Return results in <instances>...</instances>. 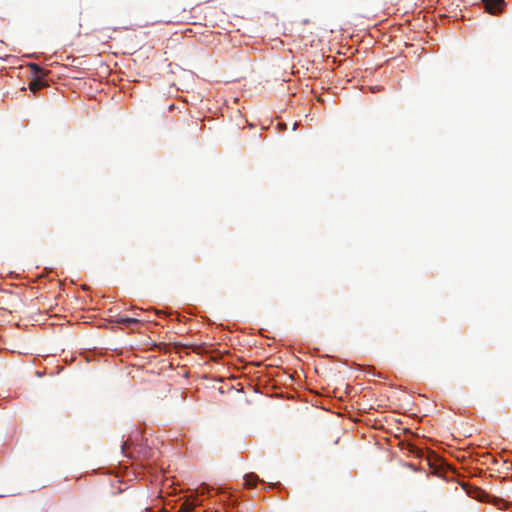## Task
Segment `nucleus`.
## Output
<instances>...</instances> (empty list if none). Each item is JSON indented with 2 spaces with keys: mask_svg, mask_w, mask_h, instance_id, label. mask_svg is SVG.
<instances>
[{
  "mask_svg": "<svg viewBox=\"0 0 512 512\" xmlns=\"http://www.w3.org/2000/svg\"><path fill=\"white\" fill-rule=\"evenodd\" d=\"M31 68L33 69V71L35 73V78L29 83V88L32 92L35 93L38 90L48 86V84L44 78L46 73L44 72L43 69H41L36 64H32Z\"/></svg>",
  "mask_w": 512,
  "mask_h": 512,
  "instance_id": "nucleus-1",
  "label": "nucleus"
},
{
  "mask_svg": "<svg viewBox=\"0 0 512 512\" xmlns=\"http://www.w3.org/2000/svg\"><path fill=\"white\" fill-rule=\"evenodd\" d=\"M482 1L485 5L486 10L491 14L500 12L502 10V7L505 4L504 0H482Z\"/></svg>",
  "mask_w": 512,
  "mask_h": 512,
  "instance_id": "nucleus-2",
  "label": "nucleus"
},
{
  "mask_svg": "<svg viewBox=\"0 0 512 512\" xmlns=\"http://www.w3.org/2000/svg\"><path fill=\"white\" fill-rule=\"evenodd\" d=\"M259 481V477L255 473H249L244 476V485L247 488H253Z\"/></svg>",
  "mask_w": 512,
  "mask_h": 512,
  "instance_id": "nucleus-3",
  "label": "nucleus"
},
{
  "mask_svg": "<svg viewBox=\"0 0 512 512\" xmlns=\"http://www.w3.org/2000/svg\"><path fill=\"white\" fill-rule=\"evenodd\" d=\"M117 322L125 326H131L140 323V320L137 318L122 317L118 319Z\"/></svg>",
  "mask_w": 512,
  "mask_h": 512,
  "instance_id": "nucleus-4",
  "label": "nucleus"
},
{
  "mask_svg": "<svg viewBox=\"0 0 512 512\" xmlns=\"http://www.w3.org/2000/svg\"><path fill=\"white\" fill-rule=\"evenodd\" d=\"M194 507H195L194 503L184 502L181 505L180 511H182V512H192Z\"/></svg>",
  "mask_w": 512,
  "mask_h": 512,
  "instance_id": "nucleus-5",
  "label": "nucleus"
},
{
  "mask_svg": "<svg viewBox=\"0 0 512 512\" xmlns=\"http://www.w3.org/2000/svg\"><path fill=\"white\" fill-rule=\"evenodd\" d=\"M406 466H407L408 468H410V469L414 470V471H417V468L415 467V465H414V464L408 463V464H406Z\"/></svg>",
  "mask_w": 512,
  "mask_h": 512,
  "instance_id": "nucleus-6",
  "label": "nucleus"
},
{
  "mask_svg": "<svg viewBox=\"0 0 512 512\" xmlns=\"http://www.w3.org/2000/svg\"><path fill=\"white\" fill-rule=\"evenodd\" d=\"M205 491H207V492H208V488H207V487L202 488L201 495H203V494L205 493Z\"/></svg>",
  "mask_w": 512,
  "mask_h": 512,
  "instance_id": "nucleus-7",
  "label": "nucleus"
},
{
  "mask_svg": "<svg viewBox=\"0 0 512 512\" xmlns=\"http://www.w3.org/2000/svg\"><path fill=\"white\" fill-rule=\"evenodd\" d=\"M417 449L415 447H412V449L410 450L411 452H415Z\"/></svg>",
  "mask_w": 512,
  "mask_h": 512,
  "instance_id": "nucleus-8",
  "label": "nucleus"
},
{
  "mask_svg": "<svg viewBox=\"0 0 512 512\" xmlns=\"http://www.w3.org/2000/svg\"><path fill=\"white\" fill-rule=\"evenodd\" d=\"M372 92L377 91V88H371Z\"/></svg>",
  "mask_w": 512,
  "mask_h": 512,
  "instance_id": "nucleus-9",
  "label": "nucleus"
},
{
  "mask_svg": "<svg viewBox=\"0 0 512 512\" xmlns=\"http://www.w3.org/2000/svg\"><path fill=\"white\" fill-rule=\"evenodd\" d=\"M372 92L377 91V88H371Z\"/></svg>",
  "mask_w": 512,
  "mask_h": 512,
  "instance_id": "nucleus-10",
  "label": "nucleus"
}]
</instances>
